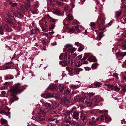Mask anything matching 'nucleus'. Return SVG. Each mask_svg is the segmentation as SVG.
Listing matches in <instances>:
<instances>
[{"label":"nucleus","instance_id":"53","mask_svg":"<svg viewBox=\"0 0 126 126\" xmlns=\"http://www.w3.org/2000/svg\"><path fill=\"white\" fill-rule=\"evenodd\" d=\"M79 96H77L75 97L74 98V100L75 101H77L79 99Z\"/></svg>","mask_w":126,"mask_h":126},{"label":"nucleus","instance_id":"2","mask_svg":"<svg viewBox=\"0 0 126 126\" xmlns=\"http://www.w3.org/2000/svg\"><path fill=\"white\" fill-rule=\"evenodd\" d=\"M105 19L104 14H102L99 15L98 16V18L97 20L98 24H103L105 22L104 20Z\"/></svg>","mask_w":126,"mask_h":126},{"label":"nucleus","instance_id":"59","mask_svg":"<svg viewBox=\"0 0 126 126\" xmlns=\"http://www.w3.org/2000/svg\"><path fill=\"white\" fill-rule=\"evenodd\" d=\"M10 112H8L6 113V114H5L6 115L8 116L9 118H10Z\"/></svg>","mask_w":126,"mask_h":126},{"label":"nucleus","instance_id":"54","mask_svg":"<svg viewBox=\"0 0 126 126\" xmlns=\"http://www.w3.org/2000/svg\"><path fill=\"white\" fill-rule=\"evenodd\" d=\"M6 94V92L5 91H3L1 92V95L2 96H3Z\"/></svg>","mask_w":126,"mask_h":126},{"label":"nucleus","instance_id":"18","mask_svg":"<svg viewBox=\"0 0 126 126\" xmlns=\"http://www.w3.org/2000/svg\"><path fill=\"white\" fill-rule=\"evenodd\" d=\"M28 9L27 7L24 5H21L20 6L21 10L24 12H26Z\"/></svg>","mask_w":126,"mask_h":126},{"label":"nucleus","instance_id":"10","mask_svg":"<svg viewBox=\"0 0 126 126\" xmlns=\"http://www.w3.org/2000/svg\"><path fill=\"white\" fill-rule=\"evenodd\" d=\"M79 112H73L72 116L73 118L77 120L79 119Z\"/></svg>","mask_w":126,"mask_h":126},{"label":"nucleus","instance_id":"41","mask_svg":"<svg viewBox=\"0 0 126 126\" xmlns=\"http://www.w3.org/2000/svg\"><path fill=\"white\" fill-rule=\"evenodd\" d=\"M104 115H101L100 118H98L97 119V121H98L99 120H104Z\"/></svg>","mask_w":126,"mask_h":126},{"label":"nucleus","instance_id":"36","mask_svg":"<svg viewBox=\"0 0 126 126\" xmlns=\"http://www.w3.org/2000/svg\"><path fill=\"white\" fill-rule=\"evenodd\" d=\"M13 76L9 74L6 75L5 76L6 79H13Z\"/></svg>","mask_w":126,"mask_h":126},{"label":"nucleus","instance_id":"7","mask_svg":"<svg viewBox=\"0 0 126 126\" xmlns=\"http://www.w3.org/2000/svg\"><path fill=\"white\" fill-rule=\"evenodd\" d=\"M41 96L45 98L54 97L52 94H51L49 93L43 94L41 95Z\"/></svg>","mask_w":126,"mask_h":126},{"label":"nucleus","instance_id":"34","mask_svg":"<svg viewBox=\"0 0 126 126\" xmlns=\"http://www.w3.org/2000/svg\"><path fill=\"white\" fill-rule=\"evenodd\" d=\"M82 65V62L79 61L76 63V66L77 67H80Z\"/></svg>","mask_w":126,"mask_h":126},{"label":"nucleus","instance_id":"58","mask_svg":"<svg viewBox=\"0 0 126 126\" xmlns=\"http://www.w3.org/2000/svg\"><path fill=\"white\" fill-rule=\"evenodd\" d=\"M55 26V24H52L51 25L50 27V29H53Z\"/></svg>","mask_w":126,"mask_h":126},{"label":"nucleus","instance_id":"30","mask_svg":"<svg viewBox=\"0 0 126 126\" xmlns=\"http://www.w3.org/2000/svg\"><path fill=\"white\" fill-rule=\"evenodd\" d=\"M60 64H61L63 66H66L67 65L66 62L65 61H61Z\"/></svg>","mask_w":126,"mask_h":126},{"label":"nucleus","instance_id":"29","mask_svg":"<svg viewBox=\"0 0 126 126\" xmlns=\"http://www.w3.org/2000/svg\"><path fill=\"white\" fill-rule=\"evenodd\" d=\"M106 86L108 87V90L109 91L110 90L113 89V85H109V84H107Z\"/></svg>","mask_w":126,"mask_h":126},{"label":"nucleus","instance_id":"11","mask_svg":"<svg viewBox=\"0 0 126 126\" xmlns=\"http://www.w3.org/2000/svg\"><path fill=\"white\" fill-rule=\"evenodd\" d=\"M64 85L62 84H60L58 87L57 90L59 92H61L64 90Z\"/></svg>","mask_w":126,"mask_h":126},{"label":"nucleus","instance_id":"14","mask_svg":"<svg viewBox=\"0 0 126 126\" xmlns=\"http://www.w3.org/2000/svg\"><path fill=\"white\" fill-rule=\"evenodd\" d=\"M72 111H71L70 112H66L65 114V115L66 116V118L67 120H68L71 117Z\"/></svg>","mask_w":126,"mask_h":126},{"label":"nucleus","instance_id":"38","mask_svg":"<svg viewBox=\"0 0 126 126\" xmlns=\"http://www.w3.org/2000/svg\"><path fill=\"white\" fill-rule=\"evenodd\" d=\"M52 103L55 106V107L57 108L58 107L59 104L57 102L54 101L52 102Z\"/></svg>","mask_w":126,"mask_h":126},{"label":"nucleus","instance_id":"55","mask_svg":"<svg viewBox=\"0 0 126 126\" xmlns=\"http://www.w3.org/2000/svg\"><path fill=\"white\" fill-rule=\"evenodd\" d=\"M17 26V24L16 23H14L13 25L12 26L13 28H15V29H16V27Z\"/></svg>","mask_w":126,"mask_h":126},{"label":"nucleus","instance_id":"40","mask_svg":"<svg viewBox=\"0 0 126 126\" xmlns=\"http://www.w3.org/2000/svg\"><path fill=\"white\" fill-rule=\"evenodd\" d=\"M9 4H11V5L13 7L17 6V3H16L10 2Z\"/></svg>","mask_w":126,"mask_h":126},{"label":"nucleus","instance_id":"24","mask_svg":"<svg viewBox=\"0 0 126 126\" xmlns=\"http://www.w3.org/2000/svg\"><path fill=\"white\" fill-rule=\"evenodd\" d=\"M76 50V48L74 47H72L71 48L68 49L67 51L69 52L72 53L74 52Z\"/></svg>","mask_w":126,"mask_h":126},{"label":"nucleus","instance_id":"13","mask_svg":"<svg viewBox=\"0 0 126 126\" xmlns=\"http://www.w3.org/2000/svg\"><path fill=\"white\" fill-rule=\"evenodd\" d=\"M44 104L46 107L49 108L50 110H53L54 109V108L53 106L50 103L46 102L44 103Z\"/></svg>","mask_w":126,"mask_h":126},{"label":"nucleus","instance_id":"48","mask_svg":"<svg viewBox=\"0 0 126 126\" xmlns=\"http://www.w3.org/2000/svg\"><path fill=\"white\" fill-rule=\"evenodd\" d=\"M121 14V11L116 12V16H119Z\"/></svg>","mask_w":126,"mask_h":126},{"label":"nucleus","instance_id":"63","mask_svg":"<svg viewBox=\"0 0 126 126\" xmlns=\"http://www.w3.org/2000/svg\"><path fill=\"white\" fill-rule=\"evenodd\" d=\"M122 89L124 92H125L126 90V88L124 87H122Z\"/></svg>","mask_w":126,"mask_h":126},{"label":"nucleus","instance_id":"23","mask_svg":"<svg viewBox=\"0 0 126 126\" xmlns=\"http://www.w3.org/2000/svg\"><path fill=\"white\" fill-rule=\"evenodd\" d=\"M56 84H52L50 85L49 88L52 90H54L56 89Z\"/></svg>","mask_w":126,"mask_h":126},{"label":"nucleus","instance_id":"25","mask_svg":"<svg viewBox=\"0 0 126 126\" xmlns=\"http://www.w3.org/2000/svg\"><path fill=\"white\" fill-rule=\"evenodd\" d=\"M87 57L88 58H89L87 59V60H91L93 59V58L92 57V55L90 53H88L87 54Z\"/></svg>","mask_w":126,"mask_h":126},{"label":"nucleus","instance_id":"15","mask_svg":"<svg viewBox=\"0 0 126 126\" xmlns=\"http://www.w3.org/2000/svg\"><path fill=\"white\" fill-rule=\"evenodd\" d=\"M27 7L28 8V9H29V10L31 11L33 14H36L38 13V11L37 10H36L35 11L33 10H32L31 7L29 5H27Z\"/></svg>","mask_w":126,"mask_h":126},{"label":"nucleus","instance_id":"6","mask_svg":"<svg viewBox=\"0 0 126 126\" xmlns=\"http://www.w3.org/2000/svg\"><path fill=\"white\" fill-rule=\"evenodd\" d=\"M32 118L36 121H37L39 122H39L40 123L42 124L45 123V122L44 121L45 120V119L43 118L37 116H33L32 117Z\"/></svg>","mask_w":126,"mask_h":126},{"label":"nucleus","instance_id":"57","mask_svg":"<svg viewBox=\"0 0 126 126\" xmlns=\"http://www.w3.org/2000/svg\"><path fill=\"white\" fill-rule=\"evenodd\" d=\"M101 85V83L100 82H97L95 84V85L97 87H99Z\"/></svg>","mask_w":126,"mask_h":126},{"label":"nucleus","instance_id":"46","mask_svg":"<svg viewBox=\"0 0 126 126\" xmlns=\"http://www.w3.org/2000/svg\"><path fill=\"white\" fill-rule=\"evenodd\" d=\"M72 124H73L74 125H77L79 124L78 123L75 121L73 120H72Z\"/></svg>","mask_w":126,"mask_h":126},{"label":"nucleus","instance_id":"56","mask_svg":"<svg viewBox=\"0 0 126 126\" xmlns=\"http://www.w3.org/2000/svg\"><path fill=\"white\" fill-rule=\"evenodd\" d=\"M34 4L35 7H37L39 5V3L38 2H35Z\"/></svg>","mask_w":126,"mask_h":126},{"label":"nucleus","instance_id":"45","mask_svg":"<svg viewBox=\"0 0 126 126\" xmlns=\"http://www.w3.org/2000/svg\"><path fill=\"white\" fill-rule=\"evenodd\" d=\"M3 27L5 29H6L7 30H8V29L9 27L7 24L3 23Z\"/></svg>","mask_w":126,"mask_h":126},{"label":"nucleus","instance_id":"32","mask_svg":"<svg viewBox=\"0 0 126 126\" xmlns=\"http://www.w3.org/2000/svg\"><path fill=\"white\" fill-rule=\"evenodd\" d=\"M79 46L80 47H79L78 51L79 52H80L83 50L84 47L83 46L82 44Z\"/></svg>","mask_w":126,"mask_h":126},{"label":"nucleus","instance_id":"31","mask_svg":"<svg viewBox=\"0 0 126 126\" xmlns=\"http://www.w3.org/2000/svg\"><path fill=\"white\" fill-rule=\"evenodd\" d=\"M82 70L80 68H77L75 70V73L76 74H78L79 72Z\"/></svg>","mask_w":126,"mask_h":126},{"label":"nucleus","instance_id":"61","mask_svg":"<svg viewBox=\"0 0 126 126\" xmlns=\"http://www.w3.org/2000/svg\"><path fill=\"white\" fill-rule=\"evenodd\" d=\"M92 66L94 68H96L97 67V65L96 64L93 63L92 64Z\"/></svg>","mask_w":126,"mask_h":126},{"label":"nucleus","instance_id":"19","mask_svg":"<svg viewBox=\"0 0 126 126\" xmlns=\"http://www.w3.org/2000/svg\"><path fill=\"white\" fill-rule=\"evenodd\" d=\"M67 56V54L65 53H61L60 56H59V58L60 60L63 59L65 58H66Z\"/></svg>","mask_w":126,"mask_h":126},{"label":"nucleus","instance_id":"47","mask_svg":"<svg viewBox=\"0 0 126 126\" xmlns=\"http://www.w3.org/2000/svg\"><path fill=\"white\" fill-rule=\"evenodd\" d=\"M66 69L69 72L73 70V69L72 68H70L69 67H66Z\"/></svg>","mask_w":126,"mask_h":126},{"label":"nucleus","instance_id":"16","mask_svg":"<svg viewBox=\"0 0 126 126\" xmlns=\"http://www.w3.org/2000/svg\"><path fill=\"white\" fill-rule=\"evenodd\" d=\"M116 55L118 57L122 56L124 57L126 55V52H118L116 53Z\"/></svg>","mask_w":126,"mask_h":126},{"label":"nucleus","instance_id":"20","mask_svg":"<svg viewBox=\"0 0 126 126\" xmlns=\"http://www.w3.org/2000/svg\"><path fill=\"white\" fill-rule=\"evenodd\" d=\"M64 95L66 96H69L70 94V91L69 90L67 89L64 91Z\"/></svg>","mask_w":126,"mask_h":126},{"label":"nucleus","instance_id":"50","mask_svg":"<svg viewBox=\"0 0 126 126\" xmlns=\"http://www.w3.org/2000/svg\"><path fill=\"white\" fill-rule=\"evenodd\" d=\"M74 61H75L74 60H71L68 61V63L69 64H72L74 62Z\"/></svg>","mask_w":126,"mask_h":126},{"label":"nucleus","instance_id":"52","mask_svg":"<svg viewBox=\"0 0 126 126\" xmlns=\"http://www.w3.org/2000/svg\"><path fill=\"white\" fill-rule=\"evenodd\" d=\"M74 44L75 45L77 46V47L79 46L82 45L80 43H79L78 42H77L75 43Z\"/></svg>","mask_w":126,"mask_h":126},{"label":"nucleus","instance_id":"42","mask_svg":"<svg viewBox=\"0 0 126 126\" xmlns=\"http://www.w3.org/2000/svg\"><path fill=\"white\" fill-rule=\"evenodd\" d=\"M75 31V30L73 28L70 29L69 30L68 33L71 34L73 33Z\"/></svg>","mask_w":126,"mask_h":126},{"label":"nucleus","instance_id":"21","mask_svg":"<svg viewBox=\"0 0 126 126\" xmlns=\"http://www.w3.org/2000/svg\"><path fill=\"white\" fill-rule=\"evenodd\" d=\"M70 88L73 89H76L80 87L79 85L78 84L72 85L70 86Z\"/></svg>","mask_w":126,"mask_h":126},{"label":"nucleus","instance_id":"51","mask_svg":"<svg viewBox=\"0 0 126 126\" xmlns=\"http://www.w3.org/2000/svg\"><path fill=\"white\" fill-rule=\"evenodd\" d=\"M55 97L56 99H59L60 98V95L59 94H56L55 95Z\"/></svg>","mask_w":126,"mask_h":126},{"label":"nucleus","instance_id":"43","mask_svg":"<svg viewBox=\"0 0 126 126\" xmlns=\"http://www.w3.org/2000/svg\"><path fill=\"white\" fill-rule=\"evenodd\" d=\"M87 56V54L86 53H85L84 54V56L83 58L82 59V60H86L87 58H88Z\"/></svg>","mask_w":126,"mask_h":126},{"label":"nucleus","instance_id":"5","mask_svg":"<svg viewBox=\"0 0 126 126\" xmlns=\"http://www.w3.org/2000/svg\"><path fill=\"white\" fill-rule=\"evenodd\" d=\"M48 110L47 109L45 108L43 110L41 109L40 110V112L39 113V115L41 117H44L45 116V114L47 112H48Z\"/></svg>","mask_w":126,"mask_h":126},{"label":"nucleus","instance_id":"8","mask_svg":"<svg viewBox=\"0 0 126 126\" xmlns=\"http://www.w3.org/2000/svg\"><path fill=\"white\" fill-rule=\"evenodd\" d=\"M71 102L70 97L68 98H65L64 100L62 99L61 103L63 105L66 104L67 105L68 103Z\"/></svg>","mask_w":126,"mask_h":126},{"label":"nucleus","instance_id":"60","mask_svg":"<svg viewBox=\"0 0 126 126\" xmlns=\"http://www.w3.org/2000/svg\"><path fill=\"white\" fill-rule=\"evenodd\" d=\"M90 25L92 27H94L95 25V24L94 22H91L90 24Z\"/></svg>","mask_w":126,"mask_h":126},{"label":"nucleus","instance_id":"44","mask_svg":"<svg viewBox=\"0 0 126 126\" xmlns=\"http://www.w3.org/2000/svg\"><path fill=\"white\" fill-rule=\"evenodd\" d=\"M73 45H72L70 44H66L65 46V48H69L72 47Z\"/></svg>","mask_w":126,"mask_h":126},{"label":"nucleus","instance_id":"62","mask_svg":"<svg viewBox=\"0 0 126 126\" xmlns=\"http://www.w3.org/2000/svg\"><path fill=\"white\" fill-rule=\"evenodd\" d=\"M11 66H6L5 68L4 69H10L11 68Z\"/></svg>","mask_w":126,"mask_h":126},{"label":"nucleus","instance_id":"35","mask_svg":"<svg viewBox=\"0 0 126 126\" xmlns=\"http://www.w3.org/2000/svg\"><path fill=\"white\" fill-rule=\"evenodd\" d=\"M121 20L122 23L125 24L126 23V17H122L121 18Z\"/></svg>","mask_w":126,"mask_h":126},{"label":"nucleus","instance_id":"28","mask_svg":"<svg viewBox=\"0 0 126 126\" xmlns=\"http://www.w3.org/2000/svg\"><path fill=\"white\" fill-rule=\"evenodd\" d=\"M120 89V87H117V85H113V90L117 92L119 91Z\"/></svg>","mask_w":126,"mask_h":126},{"label":"nucleus","instance_id":"49","mask_svg":"<svg viewBox=\"0 0 126 126\" xmlns=\"http://www.w3.org/2000/svg\"><path fill=\"white\" fill-rule=\"evenodd\" d=\"M96 120L97 119H96V121H94V120L92 121V122H90L89 123L91 125H93L95 124L96 122L97 121Z\"/></svg>","mask_w":126,"mask_h":126},{"label":"nucleus","instance_id":"4","mask_svg":"<svg viewBox=\"0 0 126 126\" xmlns=\"http://www.w3.org/2000/svg\"><path fill=\"white\" fill-rule=\"evenodd\" d=\"M93 100L95 103H98L100 101H103V99L100 96L97 95L94 97L93 99Z\"/></svg>","mask_w":126,"mask_h":126},{"label":"nucleus","instance_id":"3","mask_svg":"<svg viewBox=\"0 0 126 126\" xmlns=\"http://www.w3.org/2000/svg\"><path fill=\"white\" fill-rule=\"evenodd\" d=\"M105 28L106 27H100V28L99 30L101 32H100L99 35H97V40H100L102 37V36L101 35L103 32V31L104 30Z\"/></svg>","mask_w":126,"mask_h":126},{"label":"nucleus","instance_id":"37","mask_svg":"<svg viewBox=\"0 0 126 126\" xmlns=\"http://www.w3.org/2000/svg\"><path fill=\"white\" fill-rule=\"evenodd\" d=\"M1 123L2 124H5L7 123V121L3 119H1Z\"/></svg>","mask_w":126,"mask_h":126},{"label":"nucleus","instance_id":"17","mask_svg":"<svg viewBox=\"0 0 126 126\" xmlns=\"http://www.w3.org/2000/svg\"><path fill=\"white\" fill-rule=\"evenodd\" d=\"M82 102L83 103L87 104L88 105H90L92 104L91 102H89V100L88 98H84L83 100H82Z\"/></svg>","mask_w":126,"mask_h":126},{"label":"nucleus","instance_id":"12","mask_svg":"<svg viewBox=\"0 0 126 126\" xmlns=\"http://www.w3.org/2000/svg\"><path fill=\"white\" fill-rule=\"evenodd\" d=\"M88 116L86 114V113L84 112L81 113V118L82 120L83 121L86 120Z\"/></svg>","mask_w":126,"mask_h":126},{"label":"nucleus","instance_id":"9","mask_svg":"<svg viewBox=\"0 0 126 126\" xmlns=\"http://www.w3.org/2000/svg\"><path fill=\"white\" fill-rule=\"evenodd\" d=\"M12 12L14 16L16 17L20 18L23 17V15L17 11H13Z\"/></svg>","mask_w":126,"mask_h":126},{"label":"nucleus","instance_id":"27","mask_svg":"<svg viewBox=\"0 0 126 126\" xmlns=\"http://www.w3.org/2000/svg\"><path fill=\"white\" fill-rule=\"evenodd\" d=\"M76 28L77 31L78 33H79L81 31V29H80L81 28H83V27H82L81 25H79L78 26H76Z\"/></svg>","mask_w":126,"mask_h":126},{"label":"nucleus","instance_id":"39","mask_svg":"<svg viewBox=\"0 0 126 126\" xmlns=\"http://www.w3.org/2000/svg\"><path fill=\"white\" fill-rule=\"evenodd\" d=\"M56 3L58 5L60 6H62L64 3H63L60 2L58 1H56Z\"/></svg>","mask_w":126,"mask_h":126},{"label":"nucleus","instance_id":"1","mask_svg":"<svg viewBox=\"0 0 126 126\" xmlns=\"http://www.w3.org/2000/svg\"><path fill=\"white\" fill-rule=\"evenodd\" d=\"M27 86L24 85L21 86L20 83H18L14 85L12 88L9 90L10 93V96L9 102L12 103L15 100H17L18 98L16 96V95L17 92L21 93L23 90L25 89Z\"/></svg>","mask_w":126,"mask_h":126},{"label":"nucleus","instance_id":"33","mask_svg":"<svg viewBox=\"0 0 126 126\" xmlns=\"http://www.w3.org/2000/svg\"><path fill=\"white\" fill-rule=\"evenodd\" d=\"M67 16L68 19L69 20H71L73 19V16L71 14H69L67 15Z\"/></svg>","mask_w":126,"mask_h":126},{"label":"nucleus","instance_id":"26","mask_svg":"<svg viewBox=\"0 0 126 126\" xmlns=\"http://www.w3.org/2000/svg\"><path fill=\"white\" fill-rule=\"evenodd\" d=\"M87 57L88 58H89L87 59V60H91L93 59V58L92 57V55L90 53H88L87 54Z\"/></svg>","mask_w":126,"mask_h":126},{"label":"nucleus","instance_id":"22","mask_svg":"<svg viewBox=\"0 0 126 126\" xmlns=\"http://www.w3.org/2000/svg\"><path fill=\"white\" fill-rule=\"evenodd\" d=\"M53 13L54 14L58 16H60L61 14L60 12L57 9L54 10L53 11Z\"/></svg>","mask_w":126,"mask_h":126},{"label":"nucleus","instance_id":"64","mask_svg":"<svg viewBox=\"0 0 126 126\" xmlns=\"http://www.w3.org/2000/svg\"><path fill=\"white\" fill-rule=\"evenodd\" d=\"M4 20L7 23H8L10 21V20L7 18H5L4 19Z\"/></svg>","mask_w":126,"mask_h":126}]
</instances>
